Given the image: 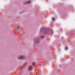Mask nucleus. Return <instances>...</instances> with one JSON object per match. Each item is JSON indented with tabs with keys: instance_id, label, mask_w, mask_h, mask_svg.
<instances>
[{
	"instance_id": "5",
	"label": "nucleus",
	"mask_w": 75,
	"mask_h": 75,
	"mask_svg": "<svg viewBox=\"0 0 75 75\" xmlns=\"http://www.w3.org/2000/svg\"><path fill=\"white\" fill-rule=\"evenodd\" d=\"M52 20L53 21H55V18H52Z\"/></svg>"
},
{
	"instance_id": "3",
	"label": "nucleus",
	"mask_w": 75,
	"mask_h": 75,
	"mask_svg": "<svg viewBox=\"0 0 75 75\" xmlns=\"http://www.w3.org/2000/svg\"><path fill=\"white\" fill-rule=\"evenodd\" d=\"M32 66H31L30 67H29V70H32Z\"/></svg>"
},
{
	"instance_id": "4",
	"label": "nucleus",
	"mask_w": 75,
	"mask_h": 75,
	"mask_svg": "<svg viewBox=\"0 0 75 75\" xmlns=\"http://www.w3.org/2000/svg\"><path fill=\"white\" fill-rule=\"evenodd\" d=\"M20 28H21V27H20V26H18L17 27V29H20Z\"/></svg>"
},
{
	"instance_id": "8",
	"label": "nucleus",
	"mask_w": 75,
	"mask_h": 75,
	"mask_svg": "<svg viewBox=\"0 0 75 75\" xmlns=\"http://www.w3.org/2000/svg\"><path fill=\"white\" fill-rule=\"evenodd\" d=\"M44 36H42L41 37V38H43Z\"/></svg>"
},
{
	"instance_id": "2",
	"label": "nucleus",
	"mask_w": 75,
	"mask_h": 75,
	"mask_svg": "<svg viewBox=\"0 0 75 75\" xmlns=\"http://www.w3.org/2000/svg\"><path fill=\"white\" fill-rule=\"evenodd\" d=\"M30 3H31V1H28L27 2H26L25 4H30Z\"/></svg>"
},
{
	"instance_id": "7",
	"label": "nucleus",
	"mask_w": 75,
	"mask_h": 75,
	"mask_svg": "<svg viewBox=\"0 0 75 75\" xmlns=\"http://www.w3.org/2000/svg\"><path fill=\"white\" fill-rule=\"evenodd\" d=\"M65 49L66 50H68V47H66L65 48Z\"/></svg>"
},
{
	"instance_id": "1",
	"label": "nucleus",
	"mask_w": 75,
	"mask_h": 75,
	"mask_svg": "<svg viewBox=\"0 0 75 75\" xmlns=\"http://www.w3.org/2000/svg\"><path fill=\"white\" fill-rule=\"evenodd\" d=\"M19 58L20 60H22V59H25V57H24V56H21L19 57Z\"/></svg>"
},
{
	"instance_id": "6",
	"label": "nucleus",
	"mask_w": 75,
	"mask_h": 75,
	"mask_svg": "<svg viewBox=\"0 0 75 75\" xmlns=\"http://www.w3.org/2000/svg\"><path fill=\"white\" fill-rule=\"evenodd\" d=\"M32 64H33V65H35V62H33Z\"/></svg>"
}]
</instances>
